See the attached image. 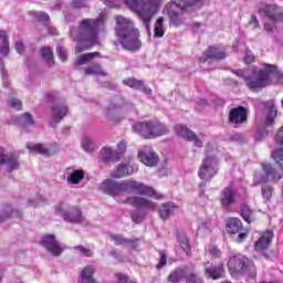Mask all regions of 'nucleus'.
I'll return each mask as SVG.
<instances>
[{
    "label": "nucleus",
    "mask_w": 283,
    "mask_h": 283,
    "mask_svg": "<svg viewBox=\"0 0 283 283\" xmlns=\"http://www.w3.org/2000/svg\"><path fill=\"white\" fill-rule=\"evenodd\" d=\"M265 70H254L251 73L244 70L233 71L235 76L243 78L245 85L251 92H260L264 87H269L273 83V78L283 86V73L277 71V66L273 64H264Z\"/></svg>",
    "instance_id": "nucleus-1"
},
{
    "label": "nucleus",
    "mask_w": 283,
    "mask_h": 283,
    "mask_svg": "<svg viewBox=\"0 0 283 283\" xmlns=\"http://www.w3.org/2000/svg\"><path fill=\"white\" fill-rule=\"evenodd\" d=\"M101 191L107 193L108 196H120V193H136L137 196H149L155 198V200H163V193L156 192L154 188L138 181H126V182H116L112 179H106L99 185Z\"/></svg>",
    "instance_id": "nucleus-2"
},
{
    "label": "nucleus",
    "mask_w": 283,
    "mask_h": 283,
    "mask_svg": "<svg viewBox=\"0 0 283 283\" xmlns=\"http://www.w3.org/2000/svg\"><path fill=\"white\" fill-rule=\"evenodd\" d=\"M103 25V19H85L81 22L78 30L71 29V36L77 41L75 52L81 54L98 43V30Z\"/></svg>",
    "instance_id": "nucleus-3"
},
{
    "label": "nucleus",
    "mask_w": 283,
    "mask_h": 283,
    "mask_svg": "<svg viewBox=\"0 0 283 283\" xmlns=\"http://www.w3.org/2000/svg\"><path fill=\"white\" fill-rule=\"evenodd\" d=\"M116 1H123L133 12H136L145 30L148 34H151V19H154V15L158 12L160 0H104V3L108 8H115Z\"/></svg>",
    "instance_id": "nucleus-4"
},
{
    "label": "nucleus",
    "mask_w": 283,
    "mask_h": 283,
    "mask_svg": "<svg viewBox=\"0 0 283 283\" xmlns=\"http://www.w3.org/2000/svg\"><path fill=\"white\" fill-rule=\"evenodd\" d=\"M274 140L280 149L272 153V158L275 160L277 168H273L271 164H262V169L264 175L260 171L254 174V181L256 185L260 182H266V180H272L273 182H277V180H282L283 177V126L276 132L274 136Z\"/></svg>",
    "instance_id": "nucleus-5"
},
{
    "label": "nucleus",
    "mask_w": 283,
    "mask_h": 283,
    "mask_svg": "<svg viewBox=\"0 0 283 283\" xmlns=\"http://www.w3.org/2000/svg\"><path fill=\"white\" fill-rule=\"evenodd\" d=\"M116 35L117 41L120 43L124 50H129V52H138L143 48V42L140 41V31L134 28V22L132 20L118 15L116 18Z\"/></svg>",
    "instance_id": "nucleus-6"
},
{
    "label": "nucleus",
    "mask_w": 283,
    "mask_h": 283,
    "mask_svg": "<svg viewBox=\"0 0 283 283\" xmlns=\"http://www.w3.org/2000/svg\"><path fill=\"white\" fill-rule=\"evenodd\" d=\"M202 1L205 0H171L166 9L170 23H172L175 28L185 25V23H187V12L200 10L202 8Z\"/></svg>",
    "instance_id": "nucleus-7"
},
{
    "label": "nucleus",
    "mask_w": 283,
    "mask_h": 283,
    "mask_svg": "<svg viewBox=\"0 0 283 283\" xmlns=\"http://www.w3.org/2000/svg\"><path fill=\"white\" fill-rule=\"evenodd\" d=\"M133 132L142 138H158L169 134V128L159 122H139L133 125Z\"/></svg>",
    "instance_id": "nucleus-8"
},
{
    "label": "nucleus",
    "mask_w": 283,
    "mask_h": 283,
    "mask_svg": "<svg viewBox=\"0 0 283 283\" xmlns=\"http://www.w3.org/2000/svg\"><path fill=\"white\" fill-rule=\"evenodd\" d=\"M228 268L231 275H235V273L239 275H249V277H255V275H258L255 264L242 254L231 256L228 262Z\"/></svg>",
    "instance_id": "nucleus-9"
},
{
    "label": "nucleus",
    "mask_w": 283,
    "mask_h": 283,
    "mask_svg": "<svg viewBox=\"0 0 283 283\" xmlns=\"http://www.w3.org/2000/svg\"><path fill=\"white\" fill-rule=\"evenodd\" d=\"M56 216L63 218L65 222H70L71 224H83L85 222V217H83V211L80 210L78 207L69 206L65 202H60L55 207Z\"/></svg>",
    "instance_id": "nucleus-10"
},
{
    "label": "nucleus",
    "mask_w": 283,
    "mask_h": 283,
    "mask_svg": "<svg viewBox=\"0 0 283 283\" xmlns=\"http://www.w3.org/2000/svg\"><path fill=\"white\" fill-rule=\"evenodd\" d=\"M132 103L125 101V98L117 97L108 102L104 109V115L111 123H118L120 120V109H130Z\"/></svg>",
    "instance_id": "nucleus-11"
},
{
    "label": "nucleus",
    "mask_w": 283,
    "mask_h": 283,
    "mask_svg": "<svg viewBox=\"0 0 283 283\" xmlns=\"http://www.w3.org/2000/svg\"><path fill=\"white\" fill-rule=\"evenodd\" d=\"M216 174H218V158L211 154H207L202 160L198 176L201 180H211Z\"/></svg>",
    "instance_id": "nucleus-12"
},
{
    "label": "nucleus",
    "mask_w": 283,
    "mask_h": 283,
    "mask_svg": "<svg viewBox=\"0 0 283 283\" xmlns=\"http://www.w3.org/2000/svg\"><path fill=\"white\" fill-rule=\"evenodd\" d=\"M259 14H264L268 17L270 21H274V23H279V21H283V10L282 7L277 4H266L261 2L258 7Z\"/></svg>",
    "instance_id": "nucleus-13"
},
{
    "label": "nucleus",
    "mask_w": 283,
    "mask_h": 283,
    "mask_svg": "<svg viewBox=\"0 0 283 283\" xmlns=\"http://www.w3.org/2000/svg\"><path fill=\"white\" fill-rule=\"evenodd\" d=\"M219 202L223 209H231L238 202V189L233 186L223 188L219 195Z\"/></svg>",
    "instance_id": "nucleus-14"
},
{
    "label": "nucleus",
    "mask_w": 283,
    "mask_h": 283,
    "mask_svg": "<svg viewBox=\"0 0 283 283\" xmlns=\"http://www.w3.org/2000/svg\"><path fill=\"white\" fill-rule=\"evenodd\" d=\"M41 244L42 247H44V249H46L48 253L54 255L55 258H59V255L63 253V245H61L54 234L44 235L42 238Z\"/></svg>",
    "instance_id": "nucleus-15"
},
{
    "label": "nucleus",
    "mask_w": 283,
    "mask_h": 283,
    "mask_svg": "<svg viewBox=\"0 0 283 283\" xmlns=\"http://www.w3.org/2000/svg\"><path fill=\"white\" fill-rule=\"evenodd\" d=\"M125 205L137 207V209H144L145 211H156V203L145 197L132 196L126 198Z\"/></svg>",
    "instance_id": "nucleus-16"
},
{
    "label": "nucleus",
    "mask_w": 283,
    "mask_h": 283,
    "mask_svg": "<svg viewBox=\"0 0 283 283\" xmlns=\"http://www.w3.org/2000/svg\"><path fill=\"white\" fill-rule=\"evenodd\" d=\"M175 132L177 136H180V138H185V140H190V143H193L196 147H202V139L198 138V135L193 133L192 130L188 129L187 126L177 124L175 126Z\"/></svg>",
    "instance_id": "nucleus-17"
},
{
    "label": "nucleus",
    "mask_w": 283,
    "mask_h": 283,
    "mask_svg": "<svg viewBox=\"0 0 283 283\" xmlns=\"http://www.w3.org/2000/svg\"><path fill=\"white\" fill-rule=\"evenodd\" d=\"M27 149L33 151V154H41V156H53V154H56V145L54 144L44 145L27 143Z\"/></svg>",
    "instance_id": "nucleus-18"
},
{
    "label": "nucleus",
    "mask_w": 283,
    "mask_h": 283,
    "mask_svg": "<svg viewBox=\"0 0 283 283\" xmlns=\"http://www.w3.org/2000/svg\"><path fill=\"white\" fill-rule=\"evenodd\" d=\"M138 158L144 165H146V167H156L158 165V155H156L149 146L139 150Z\"/></svg>",
    "instance_id": "nucleus-19"
},
{
    "label": "nucleus",
    "mask_w": 283,
    "mask_h": 283,
    "mask_svg": "<svg viewBox=\"0 0 283 283\" xmlns=\"http://www.w3.org/2000/svg\"><path fill=\"white\" fill-rule=\"evenodd\" d=\"M229 123L232 125H242V123H247V108L244 106L232 108L229 113Z\"/></svg>",
    "instance_id": "nucleus-20"
},
{
    "label": "nucleus",
    "mask_w": 283,
    "mask_h": 283,
    "mask_svg": "<svg viewBox=\"0 0 283 283\" xmlns=\"http://www.w3.org/2000/svg\"><path fill=\"white\" fill-rule=\"evenodd\" d=\"M1 165H7L9 169H19V158L17 155L7 154L6 149L0 148V167Z\"/></svg>",
    "instance_id": "nucleus-21"
},
{
    "label": "nucleus",
    "mask_w": 283,
    "mask_h": 283,
    "mask_svg": "<svg viewBox=\"0 0 283 283\" xmlns=\"http://www.w3.org/2000/svg\"><path fill=\"white\" fill-rule=\"evenodd\" d=\"M67 106L65 105H55L52 108V113H51V125L52 127H55V125H59V123H61V120H63V118H65V116H67Z\"/></svg>",
    "instance_id": "nucleus-22"
},
{
    "label": "nucleus",
    "mask_w": 283,
    "mask_h": 283,
    "mask_svg": "<svg viewBox=\"0 0 283 283\" xmlns=\"http://www.w3.org/2000/svg\"><path fill=\"white\" fill-rule=\"evenodd\" d=\"M136 171H138V166L136 165L119 164L113 172V178H125V176H132Z\"/></svg>",
    "instance_id": "nucleus-23"
},
{
    "label": "nucleus",
    "mask_w": 283,
    "mask_h": 283,
    "mask_svg": "<svg viewBox=\"0 0 283 283\" xmlns=\"http://www.w3.org/2000/svg\"><path fill=\"white\" fill-rule=\"evenodd\" d=\"M209 59L221 61L222 59H227V53L218 49V46H211L209 48V50L206 51L205 55L200 59V63H207Z\"/></svg>",
    "instance_id": "nucleus-24"
},
{
    "label": "nucleus",
    "mask_w": 283,
    "mask_h": 283,
    "mask_svg": "<svg viewBox=\"0 0 283 283\" xmlns=\"http://www.w3.org/2000/svg\"><path fill=\"white\" fill-rule=\"evenodd\" d=\"M124 85H127L128 87H132V90H138L139 92H143V94H151V88H148L145 85V82L140 80H136L134 77H128L123 81Z\"/></svg>",
    "instance_id": "nucleus-25"
},
{
    "label": "nucleus",
    "mask_w": 283,
    "mask_h": 283,
    "mask_svg": "<svg viewBox=\"0 0 283 283\" xmlns=\"http://www.w3.org/2000/svg\"><path fill=\"white\" fill-rule=\"evenodd\" d=\"M273 240V232L272 230H266L261 238L255 242V250L256 251H264V249H269L271 247V242Z\"/></svg>",
    "instance_id": "nucleus-26"
},
{
    "label": "nucleus",
    "mask_w": 283,
    "mask_h": 283,
    "mask_svg": "<svg viewBox=\"0 0 283 283\" xmlns=\"http://www.w3.org/2000/svg\"><path fill=\"white\" fill-rule=\"evenodd\" d=\"M205 273L212 280H220L224 275V265L222 263L218 265H210L205 268Z\"/></svg>",
    "instance_id": "nucleus-27"
},
{
    "label": "nucleus",
    "mask_w": 283,
    "mask_h": 283,
    "mask_svg": "<svg viewBox=\"0 0 283 283\" xmlns=\"http://www.w3.org/2000/svg\"><path fill=\"white\" fill-rule=\"evenodd\" d=\"M22 212L12 208L10 205H4L0 214V222H6L9 218H21Z\"/></svg>",
    "instance_id": "nucleus-28"
},
{
    "label": "nucleus",
    "mask_w": 283,
    "mask_h": 283,
    "mask_svg": "<svg viewBox=\"0 0 283 283\" xmlns=\"http://www.w3.org/2000/svg\"><path fill=\"white\" fill-rule=\"evenodd\" d=\"M101 158H103L106 163H116L120 160V155L118 151L105 146L101 149Z\"/></svg>",
    "instance_id": "nucleus-29"
},
{
    "label": "nucleus",
    "mask_w": 283,
    "mask_h": 283,
    "mask_svg": "<svg viewBox=\"0 0 283 283\" xmlns=\"http://www.w3.org/2000/svg\"><path fill=\"white\" fill-rule=\"evenodd\" d=\"M264 113L266 115L265 117V125H273L275 122V116H277V108L275 107V104L273 102H266Z\"/></svg>",
    "instance_id": "nucleus-30"
},
{
    "label": "nucleus",
    "mask_w": 283,
    "mask_h": 283,
    "mask_svg": "<svg viewBox=\"0 0 283 283\" xmlns=\"http://www.w3.org/2000/svg\"><path fill=\"white\" fill-rule=\"evenodd\" d=\"M85 178V170L83 169H73L67 172V184L69 185H78Z\"/></svg>",
    "instance_id": "nucleus-31"
},
{
    "label": "nucleus",
    "mask_w": 283,
    "mask_h": 283,
    "mask_svg": "<svg viewBox=\"0 0 283 283\" xmlns=\"http://www.w3.org/2000/svg\"><path fill=\"white\" fill-rule=\"evenodd\" d=\"M94 273H96L94 266H85L81 272L80 283H96V280L94 279Z\"/></svg>",
    "instance_id": "nucleus-32"
},
{
    "label": "nucleus",
    "mask_w": 283,
    "mask_h": 283,
    "mask_svg": "<svg viewBox=\"0 0 283 283\" xmlns=\"http://www.w3.org/2000/svg\"><path fill=\"white\" fill-rule=\"evenodd\" d=\"M175 211H176V206H174V203L171 202H166L159 209V216L161 220H168L170 216H174Z\"/></svg>",
    "instance_id": "nucleus-33"
},
{
    "label": "nucleus",
    "mask_w": 283,
    "mask_h": 283,
    "mask_svg": "<svg viewBox=\"0 0 283 283\" xmlns=\"http://www.w3.org/2000/svg\"><path fill=\"white\" fill-rule=\"evenodd\" d=\"M85 76H107L99 64H92L84 70Z\"/></svg>",
    "instance_id": "nucleus-34"
},
{
    "label": "nucleus",
    "mask_w": 283,
    "mask_h": 283,
    "mask_svg": "<svg viewBox=\"0 0 283 283\" xmlns=\"http://www.w3.org/2000/svg\"><path fill=\"white\" fill-rule=\"evenodd\" d=\"M242 229V221L238 218H230L227 221V231L229 233H240Z\"/></svg>",
    "instance_id": "nucleus-35"
},
{
    "label": "nucleus",
    "mask_w": 283,
    "mask_h": 283,
    "mask_svg": "<svg viewBox=\"0 0 283 283\" xmlns=\"http://www.w3.org/2000/svg\"><path fill=\"white\" fill-rule=\"evenodd\" d=\"M19 125H21L23 132H28V127H33L35 125L34 118L30 113H24L18 120Z\"/></svg>",
    "instance_id": "nucleus-36"
},
{
    "label": "nucleus",
    "mask_w": 283,
    "mask_h": 283,
    "mask_svg": "<svg viewBox=\"0 0 283 283\" xmlns=\"http://www.w3.org/2000/svg\"><path fill=\"white\" fill-rule=\"evenodd\" d=\"M0 39L2 41V45L0 46L1 56H8L10 54V42H8V32L0 31Z\"/></svg>",
    "instance_id": "nucleus-37"
},
{
    "label": "nucleus",
    "mask_w": 283,
    "mask_h": 283,
    "mask_svg": "<svg viewBox=\"0 0 283 283\" xmlns=\"http://www.w3.org/2000/svg\"><path fill=\"white\" fill-rule=\"evenodd\" d=\"M185 277H186V269H177L169 274L168 282L179 283V282H182Z\"/></svg>",
    "instance_id": "nucleus-38"
},
{
    "label": "nucleus",
    "mask_w": 283,
    "mask_h": 283,
    "mask_svg": "<svg viewBox=\"0 0 283 283\" xmlns=\"http://www.w3.org/2000/svg\"><path fill=\"white\" fill-rule=\"evenodd\" d=\"M96 56H98V52L82 54L75 60V65H87V63H90V61H94Z\"/></svg>",
    "instance_id": "nucleus-39"
},
{
    "label": "nucleus",
    "mask_w": 283,
    "mask_h": 283,
    "mask_svg": "<svg viewBox=\"0 0 283 283\" xmlns=\"http://www.w3.org/2000/svg\"><path fill=\"white\" fill-rule=\"evenodd\" d=\"M165 19L163 17L158 18L155 28H154V36L156 39H163L165 36Z\"/></svg>",
    "instance_id": "nucleus-40"
},
{
    "label": "nucleus",
    "mask_w": 283,
    "mask_h": 283,
    "mask_svg": "<svg viewBox=\"0 0 283 283\" xmlns=\"http://www.w3.org/2000/svg\"><path fill=\"white\" fill-rule=\"evenodd\" d=\"M41 54L44 61L48 63V66L52 67V65H54V52L52 51V49L43 46L41 49Z\"/></svg>",
    "instance_id": "nucleus-41"
},
{
    "label": "nucleus",
    "mask_w": 283,
    "mask_h": 283,
    "mask_svg": "<svg viewBox=\"0 0 283 283\" xmlns=\"http://www.w3.org/2000/svg\"><path fill=\"white\" fill-rule=\"evenodd\" d=\"M241 216L248 224H251L255 220V211H253L249 206H243L241 210Z\"/></svg>",
    "instance_id": "nucleus-42"
},
{
    "label": "nucleus",
    "mask_w": 283,
    "mask_h": 283,
    "mask_svg": "<svg viewBox=\"0 0 283 283\" xmlns=\"http://www.w3.org/2000/svg\"><path fill=\"white\" fill-rule=\"evenodd\" d=\"M185 280L187 283H202V277L193 270L186 269Z\"/></svg>",
    "instance_id": "nucleus-43"
},
{
    "label": "nucleus",
    "mask_w": 283,
    "mask_h": 283,
    "mask_svg": "<svg viewBox=\"0 0 283 283\" xmlns=\"http://www.w3.org/2000/svg\"><path fill=\"white\" fill-rule=\"evenodd\" d=\"M111 240L114 242V244H116L117 247L120 245H125V244H129L132 241V239H127L120 234H112L111 235Z\"/></svg>",
    "instance_id": "nucleus-44"
},
{
    "label": "nucleus",
    "mask_w": 283,
    "mask_h": 283,
    "mask_svg": "<svg viewBox=\"0 0 283 283\" xmlns=\"http://www.w3.org/2000/svg\"><path fill=\"white\" fill-rule=\"evenodd\" d=\"M178 242H179L182 251H185V253L187 255H189V251L191 250V248L189 247V239L187 238V235L179 234L178 235Z\"/></svg>",
    "instance_id": "nucleus-45"
},
{
    "label": "nucleus",
    "mask_w": 283,
    "mask_h": 283,
    "mask_svg": "<svg viewBox=\"0 0 283 283\" xmlns=\"http://www.w3.org/2000/svg\"><path fill=\"white\" fill-rule=\"evenodd\" d=\"M82 149H84V151H94V142H92V138L87 136L82 138Z\"/></svg>",
    "instance_id": "nucleus-46"
},
{
    "label": "nucleus",
    "mask_w": 283,
    "mask_h": 283,
    "mask_svg": "<svg viewBox=\"0 0 283 283\" xmlns=\"http://www.w3.org/2000/svg\"><path fill=\"white\" fill-rule=\"evenodd\" d=\"M56 54H57L60 61H62L63 63H65V61H67V51L65 50V48L57 45Z\"/></svg>",
    "instance_id": "nucleus-47"
},
{
    "label": "nucleus",
    "mask_w": 283,
    "mask_h": 283,
    "mask_svg": "<svg viewBox=\"0 0 283 283\" xmlns=\"http://www.w3.org/2000/svg\"><path fill=\"white\" fill-rule=\"evenodd\" d=\"M116 281L115 283H137L136 281L129 280V276L123 273L115 274Z\"/></svg>",
    "instance_id": "nucleus-48"
},
{
    "label": "nucleus",
    "mask_w": 283,
    "mask_h": 283,
    "mask_svg": "<svg viewBox=\"0 0 283 283\" xmlns=\"http://www.w3.org/2000/svg\"><path fill=\"white\" fill-rule=\"evenodd\" d=\"M8 105H9V107H12L13 109H18V112L21 111V108L23 107V104L17 98H10L8 101Z\"/></svg>",
    "instance_id": "nucleus-49"
},
{
    "label": "nucleus",
    "mask_w": 283,
    "mask_h": 283,
    "mask_svg": "<svg viewBox=\"0 0 283 283\" xmlns=\"http://www.w3.org/2000/svg\"><path fill=\"white\" fill-rule=\"evenodd\" d=\"M75 250L78 251L81 255H85V258H92V255H93L92 250H90L83 245L75 247Z\"/></svg>",
    "instance_id": "nucleus-50"
},
{
    "label": "nucleus",
    "mask_w": 283,
    "mask_h": 283,
    "mask_svg": "<svg viewBox=\"0 0 283 283\" xmlns=\"http://www.w3.org/2000/svg\"><path fill=\"white\" fill-rule=\"evenodd\" d=\"M262 196L264 200H271V196H273V188L271 187H263L262 188Z\"/></svg>",
    "instance_id": "nucleus-51"
},
{
    "label": "nucleus",
    "mask_w": 283,
    "mask_h": 283,
    "mask_svg": "<svg viewBox=\"0 0 283 283\" xmlns=\"http://www.w3.org/2000/svg\"><path fill=\"white\" fill-rule=\"evenodd\" d=\"M269 136V130L265 128H258L256 129V139L258 140H264Z\"/></svg>",
    "instance_id": "nucleus-52"
},
{
    "label": "nucleus",
    "mask_w": 283,
    "mask_h": 283,
    "mask_svg": "<svg viewBox=\"0 0 283 283\" xmlns=\"http://www.w3.org/2000/svg\"><path fill=\"white\" fill-rule=\"evenodd\" d=\"M275 21L265 22L264 30L268 32V34H273V32H275Z\"/></svg>",
    "instance_id": "nucleus-53"
},
{
    "label": "nucleus",
    "mask_w": 283,
    "mask_h": 283,
    "mask_svg": "<svg viewBox=\"0 0 283 283\" xmlns=\"http://www.w3.org/2000/svg\"><path fill=\"white\" fill-rule=\"evenodd\" d=\"M35 17L42 23H48L50 21V15H48L45 12H38Z\"/></svg>",
    "instance_id": "nucleus-54"
},
{
    "label": "nucleus",
    "mask_w": 283,
    "mask_h": 283,
    "mask_svg": "<svg viewBox=\"0 0 283 283\" xmlns=\"http://www.w3.org/2000/svg\"><path fill=\"white\" fill-rule=\"evenodd\" d=\"M253 61H255V55H253V52L251 51H245V57H244V62L249 64L253 63Z\"/></svg>",
    "instance_id": "nucleus-55"
},
{
    "label": "nucleus",
    "mask_w": 283,
    "mask_h": 283,
    "mask_svg": "<svg viewBox=\"0 0 283 283\" xmlns=\"http://www.w3.org/2000/svg\"><path fill=\"white\" fill-rule=\"evenodd\" d=\"M166 264H167V254H165V252H160V260L157 265V269H163V266H166Z\"/></svg>",
    "instance_id": "nucleus-56"
},
{
    "label": "nucleus",
    "mask_w": 283,
    "mask_h": 283,
    "mask_svg": "<svg viewBox=\"0 0 283 283\" xmlns=\"http://www.w3.org/2000/svg\"><path fill=\"white\" fill-rule=\"evenodd\" d=\"M143 214H140L139 212H134L132 214V220L133 222H135L136 224H140V222H143Z\"/></svg>",
    "instance_id": "nucleus-57"
},
{
    "label": "nucleus",
    "mask_w": 283,
    "mask_h": 283,
    "mask_svg": "<svg viewBox=\"0 0 283 283\" xmlns=\"http://www.w3.org/2000/svg\"><path fill=\"white\" fill-rule=\"evenodd\" d=\"M117 149H118L117 154H119V156L122 154H125V150L127 149V142H119L117 144Z\"/></svg>",
    "instance_id": "nucleus-58"
},
{
    "label": "nucleus",
    "mask_w": 283,
    "mask_h": 283,
    "mask_svg": "<svg viewBox=\"0 0 283 283\" xmlns=\"http://www.w3.org/2000/svg\"><path fill=\"white\" fill-rule=\"evenodd\" d=\"M250 25L253 28V30H258V28H260V21H258V17L252 15Z\"/></svg>",
    "instance_id": "nucleus-59"
},
{
    "label": "nucleus",
    "mask_w": 283,
    "mask_h": 283,
    "mask_svg": "<svg viewBox=\"0 0 283 283\" xmlns=\"http://www.w3.org/2000/svg\"><path fill=\"white\" fill-rule=\"evenodd\" d=\"M25 46L23 45V42L15 43V51L18 52V54H23Z\"/></svg>",
    "instance_id": "nucleus-60"
},
{
    "label": "nucleus",
    "mask_w": 283,
    "mask_h": 283,
    "mask_svg": "<svg viewBox=\"0 0 283 283\" xmlns=\"http://www.w3.org/2000/svg\"><path fill=\"white\" fill-rule=\"evenodd\" d=\"M73 8H85V1L84 0H74Z\"/></svg>",
    "instance_id": "nucleus-61"
},
{
    "label": "nucleus",
    "mask_w": 283,
    "mask_h": 283,
    "mask_svg": "<svg viewBox=\"0 0 283 283\" xmlns=\"http://www.w3.org/2000/svg\"><path fill=\"white\" fill-rule=\"evenodd\" d=\"M210 254L213 256V258H220V249H218L217 247L212 248L210 250Z\"/></svg>",
    "instance_id": "nucleus-62"
},
{
    "label": "nucleus",
    "mask_w": 283,
    "mask_h": 283,
    "mask_svg": "<svg viewBox=\"0 0 283 283\" xmlns=\"http://www.w3.org/2000/svg\"><path fill=\"white\" fill-rule=\"evenodd\" d=\"M249 234L247 232H241L239 233L238 238H237V242H244V240H247V237Z\"/></svg>",
    "instance_id": "nucleus-63"
},
{
    "label": "nucleus",
    "mask_w": 283,
    "mask_h": 283,
    "mask_svg": "<svg viewBox=\"0 0 283 283\" xmlns=\"http://www.w3.org/2000/svg\"><path fill=\"white\" fill-rule=\"evenodd\" d=\"M48 30H49V33H50V34H53V35L59 34V31H57L56 28H54V27H49Z\"/></svg>",
    "instance_id": "nucleus-64"
}]
</instances>
